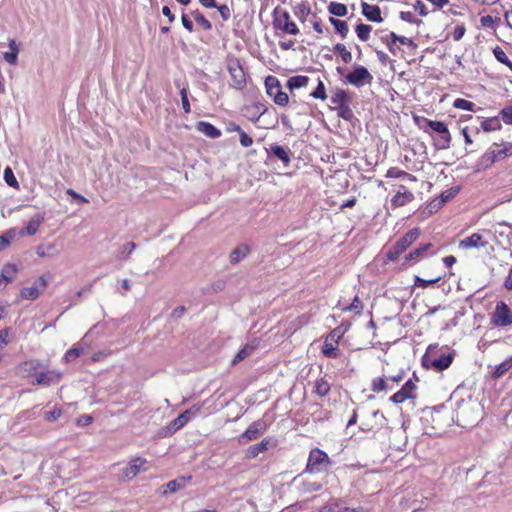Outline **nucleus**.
I'll return each mask as SVG.
<instances>
[{"label":"nucleus","mask_w":512,"mask_h":512,"mask_svg":"<svg viewBox=\"0 0 512 512\" xmlns=\"http://www.w3.org/2000/svg\"><path fill=\"white\" fill-rule=\"evenodd\" d=\"M331 464L332 461L326 452L319 448H314L309 453L305 472L311 474L325 472Z\"/></svg>","instance_id":"f03ea898"},{"label":"nucleus","mask_w":512,"mask_h":512,"mask_svg":"<svg viewBox=\"0 0 512 512\" xmlns=\"http://www.w3.org/2000/svg\"><path fill=\"white\" fill-rule=\"evenodd\" d=\"M294 15L300 20L305 21L306 17L310 14L311 9L307 3L297 4L294 9Z\"/></svg>","instance_id":"ea45409f"},{"label":"nucleus","mask_w":512,"mask_h":512,"mask_svg":"<svg viewBox=\"0 0 512 512\" xmlns=\"http://www.w3.org/2000/svg\"><path fill=\"white\" fill-rule=\"evenodd\" d=\"M419 235L420 229L418 227L409 230L403 237L397 240L392 248L389 249L386 254L387 259L391 261L396 260L418 239Z\"/></svg>","instance_id":"7ed1b4c3"},{"label":"nucleus","mask_w":512,"mask_h":512,"mask_svg":"<svg viewBox=\"0 0 512 512\" xmlns=\"http://www.w3.org/2000/svg\"><path fill=\"white\" fill-rule=\"evenodd\" d=\"M481 128L485 132L497 131L502 128L501 122L498 117L486 118L481 121Z\"/></svg>","instance_id":"c756f323"},{"label":"nucleus","mask_w":512,"mask_h":512,"mask_svg":"<svg viewBox=\"0 0 512 512\" xmlns=\"http://www.w3.org/2000/svg\"><path fill=\"white\" fill-rule=\"evenodd\" d=\"M146 461L142 458H136L131 461L130 466L126 468L125 475L127 477H135L141 470Z\"/></svg>","instance_id":"2f4dec72"},{"label":"nucleus","mask_w":512,"mask_h":512,"mask_svg":"<svg viewBox=\"0 0 512 512\" xmlns=\"http://www.w3.org/2000/svg\"><path fill=\"white\" fill-rule=\"evenodd\" d=\"M491 146L494 148V154L497 161L503 160L512 155V143L510 142L504 143L503 147L498 143H493Z\"/></svg>","instance_id":"a878e982"},{"label":"nucleus","mask_w":512,"mask_h":512,"mask_svg":"<svg viewBox=\"0 0 512 512\" xmlns=\"http://www.w3.org/2000/svg\"><path fill=\"white\" fill-rule=\"evenodd\" d=\"M362 14L372 22L380 23L383 21L381 17V10L377 5H370L366 2H362Z\"/></svg>","instance_id":"412c9836"},{"label":"nucleus","mask_w":512,"mask_h":512,"mask_svg":"<svg viewBox=\"0 0 512 512\" xmlns=\"http://www.w3.org/2000/svg\"><path fill=\"white\" fill-rule=\"evenodd\" d=\"M414 195L405 186H400L397 193L392 197L391 204L394 207H402L413 201Z\"/></svg>","instance_id":"f3484780"},{"label":"nucleus","mask_w":512,"mask_h":512,"mask_svg":"<svg viewBox=\"0 0 512 512\" xmlns=\"http://www.w3.org/2000/svg\"><path fill=\"white\" fill-rule=\"evenodd\" d=\"M62 373L56 370H49L46 372H39L35 374V380L32 382L37 385L50 386L60 381Z\"/></svg>","instance_id":"ddd939ff"},{"label":"nucleus","mask_w":512,"mask_h":512,"mask_svg":"<svg viewBox=\"0 0 512 512\" xmlns=\"http://www.w3.org/2000/svg\"><path fill=\"white\" fill-rule=\"evenodd\" d=\"M251 252V249L246 244H241L230 253V263L235 265L242 259L246 258Z\"/></svg>","instance_id":"393cba45"},{"label":"nucleus","mask_w":512,"mask_h":512,"mask_svg":"<svg viewBox=\"0 0 512 512\" xmlns=\"http://www.w3.org/2000/svg\"><path fill=\"white\" fill-rule=\"evenodd\" d=\"M61 415H62V410L55 407L53 410L45 412L44 418H45V420H47L49 422H53V421L58 420Z\"/></svg>","instance_id":"e2e57ef3"},{"label":"nucleus","mask_w":512,"mask_h":512,"mask_svg":"<svg viewBox=\"0 0 512 512\" xmlns=\"http://www.w3.org/2000/svg\"><path fill=\"white\" fill-rule=\"evenodd\" d=\"M231 77L230 85L236 89H243L246 85V75L238 59H231L227 65Z\"/></svg>","instance_id":"1a4fd4ad"},{"label":"nucleus","mask_w":512,"mask_h":512,"mask_svg":"<svg viewBox=\"0 0 512 512\" xmlns=\"http://www.w3.org/2000/svg\"><path fill=\"white\" fill-rule=\"evenodd\" d=\"M440 279H441V277H436L434 279L426 280L419 276H416L415 277V285L418 287L427 288L428 286H430L434 283H437Z\"/></svg>","instance_id":"052dcab7"},{"label":"nucleus","mask_w":512,"mask_h":512,"mask_svg":"<svg viewBox=\"0 0 512 512\" xmlns=\"http://www.w3.org/2000/svg\"><path fill=\"white\" fill-rule=\"evenodd\" d=\"M270 446V439L265 438L259 443L253 444L249 446L245 451V458L246 459H254L259 454L266 452L269 449Z\"/></svg>","instance_id":"aec40b11"},{"label":"nucleus","mask_w":512,"mask_h":512,"mask_svg":"<svg viewBox=\"0 0 512 512\" xmlns=\"http://www.w3.org/2000/svg\"><path fill=\"white\" fill-rule=\"evenodd\" d=\"M4 180L8 186L13 188L18 187V181L10 167H6L4 170Z\"/></svg>","instance_id":"3c124183"},{"label":"nucleus","mask_w":512,"mask_h":512,"mask_svg":"<svg viewBox=\"0 0 512 512\" xmlns=\"http://www.w3.org/2000/svg\"><path fill=\"white\" fill-rule=\"evenodd\" d=\"M198 132L204 134L211 139H217L221 136V131L209 122L199 121L196 124Z\"/></svg>","instance_id":"4be33fe9"},{"label":"nucleus","mask_w":512,"mask_h":512,"mask_svg":"<svg viewBox=\"0 0 512 512\" xmlns=\"http://www.w3.org/2000/svg\"><path fill=\"white\" fill-rule=\"evenodd\" d=\"M135 249L136 244L134 242H127L121 247L116 257L118 259H126Z\"/></svg>","instance_id":"de8ad7c7"},{"label":"nucleus","mask_w":512,"mask_h":512,"mask_svg":"<svg viewBox=\"0 0 512 512\" xmlns=\"http://www.w3.org/2000/svg\"><path fill=\"white\" fill-rule=\"evenodd\" d=\"M460 191V188L455 186L451 187L440 194V196L434 199L429 204L430 211H436L440 209L445 203L452 200Z\"/></svg>","instance_id":"4468645a"},{"label":"nucleus","mask_w":512,"mask_h":512,"mask_svg":"<svg viewBox=\"0 0 512 512\" xmlns=\"http://www.w3.org/2000/svg\"><path fill=\"white\" fill-rule=\"evenodd\" d=\"M314 99L325 100L327 98L324 83L319 80L316 89L310 94Z\"/></svg>","instance_id":"603ef678"},{"label":"nucleus","mask_w":512,"mask_h":512,"mask_svg":"<svg viewBox=\"0 0 512 512\" xmlns=\"http://www.w3.org/2000/svg\"><path fill=\"white\" fill-rule=\"evenodd\" d=\"M40 289H37V286H30V287H24L22 290H21V296L24 298V299H28V300H35L39 297L40 295Z\"/></svg>","instance_id":"49530a36"},{"label":"nucleus","mask_w":512,"mask_h":512,"mask_svg":"<svg viewBox=\"0 0 512 512\" xmlns=\"http://www.w3.org/2000/svg\"><path fill=\"white\" fill-rule=\"evenodd\" d=\"M343 331L340 327L333 329L325 338L322 353L325 357L336 359L339 356L338 342L343 336Z\"/></svg>","instance_id":"423d86ee"},{"label":"nucleus","mask_w":512,"mask_h":512,"mask_svg":"<svg viewBox=\"0 0 512 512\" xmlns=\"http://www.w3.org/2000/svg\"><path fill=\"white\" fill-rule=\"evenodd\" d=\"M39 366L40 363L38 361L29 360L22 363L20 369L30 374L32 371H35Z\"/></svg>","instance_id":"680f3d73"},{"label":"nucleus","mask_w":512,"mask_h":512,"mask_svg":"<svg viewBox=\"0 0 512 512\" xmlns=\"http://www.w3.org/2000/svg\"><path fill=\"white\" fill-rule=\"evenodd\" d=\"M512 367V359H507L503 361L502 363L498 364L494 371H493V377L494 378H500L502 377L509 369Z\"/></svg>","instance_id":"79ce46f5"},{"label":"nucleus","mask_w":512,"mask_h":512,"mask_svg":"<svg viewBox=\"0 0 512 512\" xmlns=\"http://www.w3.org/2000/svg\"><path fill=\"white\" fill-rule=\"evenodd\" d=\"M330 384L325 378L317 379L315 382V393L320 396L324 397L329 394L330 392Z\"/></svg>","instance_id":"c9c22d12"},{"label":"nucleus","mask_w":512,"mask_h":512,"mask_svg":"<svg viewBox=\"0 0 512 512\" xmlns=\"http://www.w3.org/2000/svg\"><path fill=\"white\" fill-rule=\"evenodd\" d=\"M17 271H18V269L15 264L8 263V264L4 265L0 275H1V278L5 280V283H9L13 280Z\"/></svg>","instance_id":"4c0bfd02"},{"label":"nucleus","mask_w":512,"mask_h":512,"mask_svg":"<svg viewBox=\"0 0 512 512\" xmlns=\"http://www.w3.org/2000/svg\"><path fill=\"white\" fill-rule=\"evenodd\" d=\"M499 116L507 125H512V105L505 106L499 112Z\"/></svg>","instance_id":"864d4df0"},{"label":"nucleus","mask_w":512,"mask_h":512,"mask_svg":"<svg viewBox=\"0 0 512 512\" xmlns=\"http://www.w3.org/2000/svg\"><path fill=\"white\" fill-rule=\"evenodd\" d=\"M191 15L204 30L210 31L212 29L211 22L198 9L191 11Z\"/></svg>","instance_id":"f704fd0d"},{"label":"nucleus","mask_w":512,"mask_h":512,"mask_svg":"<svg viewBox=\"0 0 512 512\" xmlns=\"http://www.w3.org/2000/svg\"><path fill=\"white\" fill-rule=\"evenodd\" d=\"M192 418L186 414V411L179 414L169 425V430L171 432H176L182 427H184Z\"/></svg>","instance_id":"c85d7f7f"},{"label":"nucleus","mask_w":512,"mask_h":512,"mask_svg":"<svg viewBox=\"0 0 512 512\" xmlns=\"http://www.w3.org/2000/svg\"><path fill=\"white\" fill-rule=\"evenodd\" d=\"M291 485L294 487L296 493L299 496H303L305 494L316 492L322 489L321 483L302 479L299 475L293 478Z\"/></svg>","instance_id":"9b49d317"},{"label":"nucleus","mask_w":512,"mask_h":512,"mask_svg":"<svg viewBox=\"0 0 512 512\" xmlns=\"http://www.w3.org/2000/svg\"><path fill=\"white\" fill-rule=\"evenodd\" d=\"M309 83V77L304 75L292 76L287 81V87L292 91L294 89L302 88L307 86Z\"/></svg>","instance_id":"cd10ccee"},{"label":"nucleus","mask_w":512,"mask_h":512,"mask_svg":"<svg viewBox=\"0 0 512 512\" xmlns=\"http://www.w3.org/2000/svg\"><path fill=\"white\" fill-rule=\"evenodd\" d=\"M453 107L466 111H474L475 104L463 98H457L454 100Z\"/></svg>","instance_id":"09e8293b"},{"label":"nucleus","mask_w":512,"mask_h":512,"mask_svg":"<svg viewBox=\"0 0 512 512\" xmlns=\"http://www.w3.org/2000/svg\"><path fill=\"white\" fill-rule=\"evenodd\" d=\"M270 97L273 98L275 104L279 106H285L288 104L289 97L287 93L281 91V87L274 90V93L272 91L268 93Z\"/></svg>","instance_id":"e433bc0d"},{"label":"nucleus","mask_w":512,"mask_h":512,"mask_svg":"<svg viewBox=\"0 0 512 512\" xmlns=\"http://www.w3.org/2000/svg\"><path fill=\"white\" fill-rule=\"evenodd\" d=\"M487 244L488 242L484 240L480 234L473 233L472 235L462 239L459 243V247L464 249L484 248Z\"/></svg>","instance_id":"a211bd4d"},{"label":"nucleus","mask_w":512,"mask_h":512,"mask_svg":"<svg viewBox=\"0 0 512 512\" xmlns=\"http://www.w3.org/2000/svg\"><path fill=\"white\" fill-rule=\"evenodd\" d=\"M387 388V383L384 380V378L378 377L373 379L372 381V391L373 392H381L384 391Z\"/></svg>","instance_id":"bf43d9fd"},{"label":"nucleus","mask_w":512,"mask_h":512,"mask_svg":"<svg viewBox=\"0 0 512 512\" xmlns=\"http://www.w3.org/2000/svg\"><path fill=\"white\" fill-rule=\"evenodd\" d=\"M495 21H500V18H493L490 15L482 16L480 19V23L484 28H495Z\"/></svg>","instance_id":"0e129e2a"},{"label":"nucleus","mask_w":512,"mask_h":512,"mask_svg":"<svg viewBox=\"0 0 512 512\" xmlns=\"http://www.w3.org/2000/svg\"><path fill=\"white\" fill-rule=\"evenodd\" d=\"M329 21L334 26L336 32L340 34L341 38L345 39L349 32L348 24L345 21L334 17H330Z\"/></svg>","instance_id":"473e14b6"},{"label":"nucleus","mask_w":512,"mask_h":512,"mask_svg":"<svg viewBox=\"0 0 512 512\" xmlns=\"http://www.w3.org/2000/svg\"><path fill=\"white\" fill-rule=\"evenodd\" d=\"M328 12L337 17H344L347 14V7L342 3L331 2L328 5Z\"/></svg>","instance_id":"a19ab883"},{"label":"nucleus","mask_w":512,"mask_h":512,"mask_svg":"<svg viewBox=\"0 0 512 512\" xmlns=\"http://www.w3.org/2000/svg\"><path fill=\"white\" fill-rule=\"evenodd\" d=\"M349 100L350 98L348 93L343 89H337L331 97V102L338 107L349 103Z\"/></svg>","instance_id":"72a5a7b5"},{"label":"nucleus","mask_w":512,"mask_h":512,"mask_svg":"<svg viewBox=\"0 0 512 512\" xmlns=\"http://www.w3.org/2000/svg\"><path fill=\"white\" fill-rule=\"evenodd\" d=\"M454 419L457 425L470 428L482 418V409L479 402L472 397L457 400L454 407Z\"/></svg>","instance_id":"f257e3e1"},{"label":"nucleus","mask_w":512,"mask_h":512,"mask_svg":"<svg viewBox=\"0 0 512 512\" xmlns=\"http://www.w3.org/2000/svg\"><path fill=\"white\" fill-rule=\"evenodd\" d=\"M493 54H494L495 58L497 59V61H499L502 64L507 63L509 60L506 53L499 46H497L496 48L493 49Z\"/></svg>","instance_id":"338daca9"},{"label":"nucleus","mask_w":512,"mask_h":512,"mask_svg":"<svg viewBox=\"0 0 512 512\" xmlns=\"http://www.w3.org/2000/svg\"><path fill=\"white\" fill-rule=\"evenodd\" d=\"M192 477L191 476H188V477H185V476H180V477H177L176 479L174 480H171L169 481L168 483L165 484V490L162 492L164 495H166L167 493H175L177 491H180L182 489H184L187 484L191 481Z\"/></svg>","instance_id":"6ab92c4d"},{"label":"nucleus","mask_w":512,"mask_h":512,"mask_svg":"<svg viewBox=\"0 0 512 512\" xmlns=\"http://www.w3.org/2000/svg\"><path fill=\"white\" fill-rule=\"evenodd\" d=\"M491 323L496 327L512 325V310L504 301H500L496 304L491 315Z\"/></svg>","instance_id":"0eeeda50"},{"label":"nucleus","mask_w":512,"mask_h":512,"mask_svg":"<svg viewBox=\"0 0 512 512\" xmlns=\"http://www.w3.org/2000/svg\"><path fill=\"white\" fill-rule=\"evenodd\" d=\"M244 115L254 124L267 112L264 104L258 102L244 107Z\"/></svg>","instance_id":"2eb2a0df"},{"label":"nucleus","mask_w":512,"mask_h":512,"mask_svg":"<svg viewBox=\"0 0 512 512\" xmlns=\"http://www.w3.org/2000/svg\"><path fill=\"white\" fill-rule=\"evenodd\" d=\"M333 51L337 52L345 63H350L352 61V54L344 44L337 43L333 47Z\"/></svg>","instance_id":"37998d69"},{"label":"nucleus","mask_w":512,"mask_h":512,"mask_svg":"<svg viewBox=\"0 0 512 512\" xmlns=\"http://www.w3.org/2000/svg\"><path fill=\"white\" fill-rule=\"evenodd\" d=\"M180 95H181V102H182L183 110L185 113H189L191 111V107H190V103L188 100V88L183 87L180 90Z\"/></svg>","instance_id":"13d9d810"},{"label":"nucleus","mask_w":512,"mask_h":512,"mask_svg":"<svg viewBox=\"0 0 512 512\" xmlns=\"http://www.w3.org/2000/svg\"><path fill=\"white\" fill-rule=\"evenodd\" d=\"M338 116L347 121H350L353 118V111L349 107L348 103L338 107Z\"/></svg>","instance_id":"6e6d98bb"},{"label":"nucleus","mask_w":512,"mask_h":512,"mask_svg":"<svg viewBox=\"0 0 512 512\" xmlns=\"http://www.w3.org/2000/svg\"><path fill=\"white\" fill-rule=\"evenodd\" d=\"M429 360H430L431 366L436 371H443L451 365L452 360H453V355L451 353L442 354L437 358H433V359H429Z\"/></svg>","instance_id":"b1692460"},{"label":"nucleus","mask_w":512,"mask_h":512,"mask_svg":"<svg viewBox=\"0 0 512 512\" xmlns=\"http://www.w3.org/2000/svg\"><path fill=\"white\" fill-rule=\"evenodd\" d=\"M268 424L263 419L254 421L239 437L238 443L245 445L250 441L256 440L260 435L266 432Z\"/></svg>","instance_id":"9d476101"},{"label":"nucleus","mask_w":512,"mask_h":512,"mask_svg":"<svg viewBox=\"0 0 512 512\" xmlns=\"http://www.w3.org/2000/svg\"><path fill=\"white\" fill-rule=\"evenodd\" d=\"M497 161L494 154V148L490 146L488 150L477 160L475 172H481L490 168Z\"/></svg>","instance_id":"dca6fc26"},{"label":"nucleus","mask_w":512,"mask_h":512,"mask_svg":"<svg viewBox=\"0 0 512 512\" xmlns=\"http://www.w3.org/2000/svg\"><path fill=\"white\" fill-rule=\"evenodd\" d=\"M265 86L267 94L272 91L274 93V90L277 88H280V82L279 80L274 76H268L265 80Z\"/></svg>","instance_id":"5fc2aeb1"},{"label":"nucleus","mask_w":512,"mask_h":512,"mask_svg":"<svg viewBox=\"0 0 512 512\" xmlns=\"http://www.w3.org/2000/svg\"><path fill=\"white\" fill-rule=\"evenodd\" d=\"M431 244H425V245H422L416 249H414L413 251L409 252L406 256H405V261L406 262H410V261H417L419 258H421L425 252L428 250V248H430Z\"/></svg>","instance_id":"58836bf2"},{"label":"nucleus","mask_w":512,"mask_h":512,"mask_svg":"<svg viewBox=\"0 0 512 512\" xmlns=\"http://www.w3.org/2000/svg\"><path fill=\"white\" fill-rule=\"evenodd\" d=\"M44 222V216L42 214H35L28 221L27 226L21 232L22 235L33 236L37 233L40 225Z\"/></svg>","instance_id":"5701e85b"},{"label":"nucleus","mask_w":512,"mask_h":512,"mask_svg":"<svg viewBox=\"0 0 512 512\" xmlns=\"http://www.w3.org/2000/svg\"><path fill=\"white\" fill-rule=\"evenodd\" d=\"M428 127L438 134L434 138V145L439 150L448 149L451 143V135L447 125L442 121L427 120Z\"/></svg>","instance_id":"39448f33"},{"label":"nucleus","mask_w":512,"mask_h":512,"mask_svg":"<svg viewBox=\"0 0 512 512\" xmlns=\"http://www.w3.org/2000/svg\"><path fill=\"white\" fill-rule=\"evenodd\" d=\"M319 512H340V506L337 502L323 506Z\"/></svg>","instance_id":"774afa93"},{"label":"nucleus","mask_w":512,"mask_h":512,"mask_svg":"<svg viewBox=\"0 0 512 512\" xmlns=\"http://www.w3.org/2000/svg\"><path fill=\"white\" fill-rule=\"evenodd\" d=\"M371 30H372V27L370 25L363 24V23L358 24L355 29L358 38L363 42H365L369 39Z\"/></svg>","instance_id":"c03bdc74"},{"label":"nucleus","mask_w":512,"mask_h":512,"mask_svg":"<svg viewBox=\"0 0 512 512\" xmlns=\"http://www.w3.org/2000/svg\"><path fill=\"white\" fill-rule=\"evenodd\" d=\"M82 352L83 350L81 348L73 347L64 354L63 360L66 363L73 362L82 354Z\"/></svg>","instance_id":"8fccbe9b"},{"label":"nucleus","mask_w":512,"mask_h":512,"mask_svg":"<svg viewBox=\"0 0 512 512\" xmlns=\"http://www.w3.org/2000/svg\"><path fill=\"white\" fill-rule=\"evenodd\" d=\"M255 349V346L254 345H251V344H246L238 353L237 355L235 356V358L233 359L232 363L233 364H236L238 362H241L243 361L245 358H247L248 356H250L252 354V352L254 351Z\"/></svg>","instance_id":"a18cd8bd"},{"label":"nucleus","mask_w":512,"mask_h":512,"mask_svg":"<svg viewBox=\"0 0 512 512\" xmlns=\"http://www.w3.org/2000/svg\"><path fill=\"white\" fill-rule=\"evenodd\" d=\"M270 151L276 158L281 160L285 166L289 165L291 158L288 149H285L284 147L278 144H272L270 145Z\"/></svg>","instance_id":"bb28decb"},{"label":"nucleus","mask_w":512,"mask_h":512,"mask_svg":"<svg viewBox=\"0 0 512 512\" xmlns=\"http://www.w3.org/2000/svg\"><path fill=\"white\" fill-rule=\"evenodd\" d=\"M273 27L290 35H297L300 32L296 23L291 21L289 12L280 7L273 11Z\"/></svg>","instance_id":"20e7f679"},{"label":"nucleus","mask_w":512,"mask_h":512,"mask_svg":"<svg viewBox=\"0 0 512 512\" xmlns=\"http://www.w3.org/2000/svg\"><path fill=\"white\" fill-rule=\"evenodd\" d=\"M373 80L372 74L368 69L362 65L356 66L352 72L348 73L345 77V82L355 87H362L365 84H370Z\"/></svg>","instance_id":"6e6552de"},{"label":"nucleus","mask_w":512,"mask_h":512,"mask_svg":"<svg viewBox=\"0 0 512 512\" xmlns=\"http://www.w3.org/2000/svg\"><path fill=\"white\" fill-rule=\"evenodd\" d=\"M399 17L402 21H405V22H408L411 24L419 25L421 23V20L415 19L412 12H409V11H401Z\"/></svg>","instance_id":"69168bd1"},{"label":"nucleus","mask_w":512,"mask_h":512,"mask_svg":"<svg viewBox=\"0 0 512 512\" xmlns=\"http://www.w3.org/2000/svg\"><path fill=\"white\" fill-rule=\"evenodd\" d=\"M362 309L363 303L358 296L354 297L352 303L349 306L343 308L344 311H353L355 313H360Z\"/></svg>","instance_id":"4d7b16f0"},{"label":"nucleus","mask_w":512,"mask_h":512,"mask_svg":"<svg viewBox=\"0 0 512 512\" xmlns=\"http://www.w3.org/2000/svg\"><path fill=\"white\" fill-rule=\"evenodd\" d=\"M415 391L416 385L409 379L398 392L390 397V401L395 404H400L407 399H414L416 397Z\"/></svg>","instance_id":"f8f14e48"},{"label":"nucleus","mask_w":512,"mask_h":512,"mask_svg":"<svg viewBox=\"0 0 512 512\" xmlns=\"http://www.w3.org/2000/svg\"><path fill=\"white\" fill-rule=\"evenodd\" d=\"M36 254L39 257H55L59 254V250L56 248L54 244H49L47 246L39 245L36 248Z\"/></svg>","instance_id":"7c9ffc66"}]
</instances>
